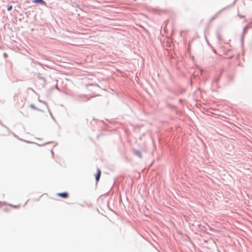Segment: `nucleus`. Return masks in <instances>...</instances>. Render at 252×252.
Segmentation results:
<instances>
[{"mask_svg": "<svg viewBox=\"0 0 252 252\" xmlns=\"http://www.w3.org/2000/svg\"><path fill=\"white\" fill-rule=\"evenodd\" d=\"M58 196L66 198L68 197V194L67 192L59 193L57 194Z\"/></svg>", "mask_w": 252, "mask_h": 252, "instance_id": "nucleus-1", "label": "nucleus"}, {"mask_svg": "<svg viewBox=\"0 0 252 252\" xmlns=\"http://www.w3.org/2000/svg\"><path fill=\"white\" fill-rule=\"evenodd\" d=\"M33 2L34 3H40L42 4H46V2L43 0H34Z\"/></svg>", "mask_w": 252, "mask_h": 252, "instance_id": "nucleus-3", "label": "nucleus"}, {"mask_svg": "<svg viewBox=\"0 0 252 252\" xmlns=\"http://www.w3.org/2000/svg\"><path fill=\"white\" fill-rule=\"evenodd\" d=\"M101 175V171L100 169H97V173L95 175V180L96 181H98L99 180L100 177Z\"/></svg>", "mask_w": 252, "mask_h": 252, "instance_id": "nucleus-2", "label": "nucleus"}, {"mask_svg": "<svg viewBox=\"0 0 252 252\" xmlns=\"http://www.w3.org/2000/svg\"><path fill=\"white\" fill-rule=\"evenodd\" d=\"M135 154L136 155H137L138 157H139L140 158H141L142 157V154L141 153V152L139 151H137L135 152Z\"/></svg>", "mask_w": 252, "mask_h": 252, "instance_id": "nucleus-4", "label": "nucleus"}, {"mask_svg": "<svg viewBox=\"0 0 252 252\" xmlns=\"http://www.w3.org/2000/svg\"><path fill=\"white\" fill-rule=\"evenodd\" d=\"M12 5H10L8 7H7V10L8 11H10L12 9Z\"/></svg>", "mask_w": 252, "mask_h": 252, "instance_id": "nucleus-5", "label": "nucleus"}]
</instances>
